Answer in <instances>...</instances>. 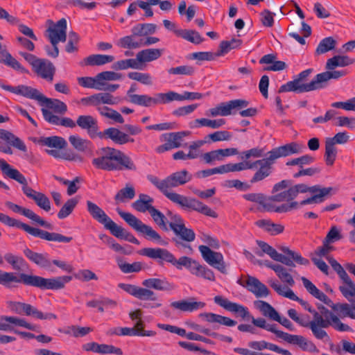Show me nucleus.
<instances>
[{
	"label": "nucleus",
	"instance_id": "obj_11",
	"mask_svg": "<svg viewBox=\"0 0 355 355\" xmlns=\"http://www.w3.org/2000/svg\"><path fill=\"white\" fill-rule=\"evenodd\" d=\"M8 308L19 315H25L39 320L56 319L57 316L52 313H43L30 304L9 301L7 302Z\"/></svg>",
	"mask_w": 355,
	"mask_h": 355
},
{
	"label": "nucleus",
	"instance_id": "obj_25",
	"mask_svg": "<svg viewBox=\"0 0 355 355\" xmlns=\"http://www.w3.org/2000/svg\"><path fill=\"white\" fill-rule=\"evenodd\" d=\"M98 137L110 139L115 144L119 145L135 141L133 138H131L128 135L116 128H109L105 129L103 132H99Z\"/></svg>",
	"mask_w": 355,
	"mask_h": 355
},
{
	"label": "nucleus",
	"instance_id": "obj_31",
	"mask_svg": "<svg viewBox=\"0 0 355 355\" xmlns=\"http://www.w3.org/2000/svg\"><path fill=\"white\" fill-rule=\"evenodd\" d=\"M194 298H190L189 301L182 300L171 303V306L175 309H178L184 312H192L205 306V303L202 302H195Z\"/></svg>",
	"mask_w": 355,
	"mask_h": 355
},
{
	"label": "nucleus",
	"instance_id": "obj_16",
	"mask_svg": "<svg viewBox=\"0 0 355 355\" xmlns=\"http://www.w3.org/2000/svg\"><path fill=\"white\" fill-rule=\"evenodd\" d=\"M302 149V146L300 144L296 142H291L272 149L267 153V155L275 163V161L280 157H285L294 154L300 153Z\"/></svg>",
	"mask_w": 355,
	"mask_h": 355
},
{
	"label": "nucleus",
	"instance_id": "obj_44",
	"mask_svg": "<svg viewBox=\"0 0 355 355\" xmlns=\"http://www.w3.org/2000/svg\"><path fill=\"white\" fill-rule=\"evenodd\" d=\"M346 74L345 71H332L328 70L327 71L318 73L319 78V89L324 88L328 85V81L331 79H338Z\"/></svg>",
	"mask_w": 355,
	"mask_h": 355
},
{
	"label": "nucleus",
	"instance_id": "obj_35",
	"mask_svg": "<svg viewBox=\"0 0 355 355\" xmlns=\"http://www.w3.org/2000/svg\"><path fill=\"white\" fill-rule=\"evenodd\" d=\"M0 62L12 68L15 70L19 71L21 73H28V71L23 67L21 64L14 58L6 49H2L0 43Z\"/></svg>",
	"mask_w": 355,
	"mask_h": 355
},
{
	"label": "nucleus",
	"instance_id": "obj_59",
	"mask_svg": "<svg viewBox=\"0 0 355 355\" xmlns=\"http://www.w3.org/2000/svg\"><path fill=\"white\" fill-rule=\"evenodd\" d=\"M242 44V41L239 39L233 38L230 41L223 40L219 44V50L216 52L218 56L224 55L230 50L239 47Z\"/></svg>",
	"mask_w": 355,
	"mask_h": 355
},
{
	"label": "nucleus",
	"instance_id": "obj_15",
	"mask_svg": "<svg viewBox=\"0 0 355 355\" xmlns=\"http://www.w3.org/2000/svg\"><path fill=\"white\" fill-rule=\"evenodd\" d=\"M214 302L225 310L236 313L243 319H250L251 315L247 307L239 304L230 302L227 298L220 295H216L214 298Z\"/></svg>",
	"mask_w": 355,
	"mask_h": 355
},
{
	"label": "nucleus",
	"instance_id": "obj_42",
	"mask_svg": "<svg viewBox=\"0 0 355 355\" xmlns=\"http://www.w3.org/2000/svg\"><path fill=\"white\" fill-rule=\"evenodd\" d=\"M354 60L347 55H334L327 60L325 68L327 70H334L338 67H346L354 63Z\"/></svg>",
	"mask_w": 355,
	"mask_h": 355
},
{
	"label": "nucleus",
	"instance_id": "obj_34",
	"mask_svg": "<svg viewBox=\"0 0 355 355\" xmlns=\"http://www.w3.org/2000/svg\"><path fill=\"white\" fill-rule=\"evenodd\" d=\"M301 280L306 291L312 296L324 302L327 306L329 304H331V300L323 292L320 291L310 280L304 277H302Z\"/></svg>",
	"mask_w": 355,
	"mask_h": 355
},
{
	"label": "nucleus",
	"instance_id": "obj_52",
	"mask_svg": "<svg viewBox=\"0 0 355 355\" xmlns=\"http://www.w3.org/2000/svg\"><path fill=\"white\" fill-rule=\"evenodd\" d=\"M293 267H290V268H286L281 264H279L278 267H276L275 269V272L278 277L284 283H286L291 286H293L295 284V281L291 275L290 272H293Z\"/></svg>",
	"mask_w": 355,
	"mask_h": 355
},
{
	"label": "nucleus",
	"instance_id": "obj_51",
	"mask_svg": "<svg viewBox=\"0 0 355 355\" xmlns=\"http://www.w3.org/2000/svg\"><path fill=\"white\" fill-rule=\"evenodd\" d=\"M44 61L45 63L42 64L40 69L39 67H36L35 71L40 74L42 78L52 81L55 72V67L51 61L46 59H44Z\"/></svg>",
	"mask_w": 355,
	"mask_h": 355
},
{
	"label": "nucleus",
	"instance_id": "obj_49",
	"mask_svg": "<svg viewBox=\"0 0 355 355\" xmlns=\"http://www.w3.org/2000/svg\"><path fill=\"white\" fill-rule=\"evenodd\" d=\"M156 31L157 26L154 24H138L131 29L133 35H137L138 37L154 34Z\"/></svg>",
	"mask_w": 355,
	"mask_h": 355
},
{
	"label": "nucleus",
	"instance_id": "obj_37",
	"mask_svg": "<svg viewBox=\"0 0 355 355\" xmlns=\"http://www.w3.org/2000/svg\"><path fill=\"white\" fill-rule=\"evenodd\" d=\"M153 202V198L148 195L141 193L139 196V198L132 203V206L139 212L144 213L148 211L150 214L154 209V207L152 205Z\"/></svg>",
	"mask_w": 355,
	"mask_h": 355
},
{
	"label": "nucleus",
	"instance_id": "obj_62",
	"mask_svg": "<svg viewBox=\"0 0 355 355\" xmlns=\"http://www.w3.org/2000/svg\"><path fill=\"white\" fill-rule=\"evenodd\" d=\"M98 110L102 116L112 119L116 123H123L124 122V119L121 114L109 107H98Z\"/></svg>",
	"mask_w": 355,
	"mask_h": 355
},
{
	"label": "nucleus",
	"instance_id": "obj_50",
	"mask_svg": "<svg viewBox=\"0 0 355 355\" xmlns=\"http://www.w3.org/2000/svg\"><path fill=\"white\" fill-rule=\"evenodd\" d=\"M191 274L209 281H215L214 272L206 266L201 265L198 261H197L196 266L193 268Z\"/></svg>",
	"mask_w": 355,
	"mask_h": 355
},
{
	"label": "nucleus",
	"instance_id": "obj_24",
	"mask_svg": "<svg viewBox=\"0 0 355 355\" xmlns=\"http://www.w3.org/2000/svg\"><path fill=\"white\" fill-rule=\"evenodd\" d=\"M156 96L159 97L162 103H168L173 101H184V100H195L200 99L202 98V94L198 92H184L182 94H180L175 92H168L167 93H158Z\"/></svg>",
	"mask_w": 355,
	"mask_h": 355
},
{
	"label": "nucleus",
	"instance_id": "obj_47",
	"mask_svg": "<svg viewBox=\"0 0 355 355\" xmlns=\"http://www.w3.org/2000/svg\"><path fill=\"white\" fill-rule=\"evenodd\" d=\"M132 97L133 98L131 103L144 107H150L152 105L162 103V99L156 95L155 97H151L146 94H139L138 96H135Z\"/></svg>",
	"mask_w": 355,
	"mask_h": 355
},
{
	"label": "nucleus",
	"instance_id": "obj_45",
	"mask_svg": "<svg viewBox=\"0 0 355 355\" xmlns=\"http://www.w3.org/2000/svg\"><path fill=\"white\" fill-rule=\"evenodd\" d=\"M256 225L263 228L272 236L281 234L284 230V227L282 225L274 223L270 220H259L256 222Z\"/></svg>",
	"mask_w": 355,
	"mask_h": 355
},
{
	"label": "nucleus",
	"instance_id": "obj_7",
	"mask_svg": "<svg viewBox=\"0 0 355 355\" xmlns=\"http://www.w3.org/2000/svg\"><path fill=\"white\" fill-rule=\"evenodd\" d=\"M0 221L10 227H16L21 229L35 237H38L47 241L70 243L73 239L71 236H64L56 232H49L37 227H31L26 223H22L2 213H0Z\"/></svg>",
	"mask_w": 355,
	"mask_h": 355
},
{
	"label": "nucleus",
	"instance_id": "obj_32",
	"mask_svg": "<svg viewBox=\"0 0 355 355\" xmlns=\"http://www.w3.org/2000/svg\"><path fill=\"white\" fill-rule=\"evenodd\" d=\"M276 54H267L263 55L260 60V64H270V66L263 68V71H279L285 69L287 64L285 62L276 60Z\"/></svg>",
	"mask_w": 355,
	"mask_h": 355
},
{
	"label": "nucleus",
	"instance_id": "obj_56",
	"mask_svg": "<svg viewBox=\"0 0 355 355\" xmlns=\"http://www.w3.org/2000/svg\"><path fill=\"white\" fill-rule=\"evenodd\" d=\"M129 68L136 69H141L137 57L136 59H126L119 60L112 65V69L116 71L125 70Z\"/></svg>",
	"mask_w": 355,
	"mask_h": 355
},
{
	"label": "nucleus",
	"instance_id": "obj_41",
	"mask_svg": "<svg viewBox=\"0 0 355 355\" xmlns=\"http://www.w3.org/2000/svg\"><path fill=\"white\" fill-rule=\"evenodd\" d=\"M162 50L159 49H147L137 53L136 57L139 63L148 62L161 57Z\"/></svg>",
	"mask_w": 355,
	"mask_h": 355
},
{
	"label": "nucleus",
	"instance_id": "obj_20",
	"mask_svg": "<svg viewBox=\"0 0 355 355\" xmlns=\"http://www.w3.org/2000/svg\"><path fill=\"white\" fill-rule=\"evenodd\" d=\"M279 250H282L284 254H282V257L283 258L280 260H277V261L281 262L286 266L295 267V262L297 264L304 266L309 264V259L302 257L299 253L290 250L288 247L282 246L279 248Z\"/></svg>",
	"mask_w": 355,
	"mask_h": 355
},
{
	"label": "nucleus",
	"instance_id": "obj_28",
	"mask_svg": "<svg viewBox=\"0 0 355 355\" xmlns=\"http://www.w3.org/2000/svg\"><path fill=\"white\" fill-rule=\"evenodd\" d=\"M336 314L338 318L349 317L352 319H355V300L353 301L352 305L347 303H336L334 304L331 301V304L328 305Z\"/></svg>",
	"mask_w": 355,
	"mask_h": 355
},
{
	"label": "nucleus",
	"instance_id": "obj_8",
	"mask_svg": "<svg viewBox=\"0 0 355 355\" xmlns=\"http://www.w3.org/2000/svg\"><path fill=\"white\" fill-rule=\"evenodd\" d=\"M312 72L313 69L302 71L297 75L293 80L282 85L279 89L278 93L293 92L297 94H302L319 89L318 74H317L311 82L306 83L307 78Z\"/></svg>",
	"mask_w": 355,
	"mask_h": 355
},
{
	"label": "nucleus",
	"instance_id": "obj_5",
	"mask_svg": "<svg viewBox=\"0 0 355 355\" xmlns=\"http://www.w3.org/2000/svg\"><path fill=\"white\" fill-rule=\"evenodd\" d=\"M167 215L171 219V222L168 223L169 227L175 235L171 239V242L179 250H183L184 252L191 254L193 250L189 243L195 240V232L192 229L185 226L184 220L179 214H173L168 211Z\"/></svg>",
	"mask_w": 355,
	"mask_h": 355
},
{
	"label": "nucleus",
	"instance_id": "obj_39",
	"mask_svg": "<svg viewBox=\"0 0 355 355\" xmlns=\"http://www.w3.org/2000/svg\"><path fill=\"white\" fill-rule=\"evenodd\" d=\"M254 305L263 316L274 321L279 319V313L269 303L262 300H257L254 302Z\"/></svg>",
	"mask_w": 355,
	"mask_h": 355
},
{
	"label": "nucleus",
	"instance_id": "obj_26",
	"mask_svg": "<svg viewBox=\"0 0 355 355\" xmlns=\"http://www.w3.org/2000/svg\"><path fill=\"white\" fill-rule=\"evenodd\" d=\"M249 102L243 99H235L226 103H221L218 106L220 116H228L234 114V110L248 107Z\"/></svg>",
	"mask_w": 355,
	"mask_h": 355
},
{
	"label": "nucleus",
	"instance_id": "obj_30",
	"mask_svg": "<svg viewBox=\"0 0 355 355\" xmlns=\"http://www.w3.org/2000/svg\"><path fill=\"white\" fill-rule=\"evenodd\" d=\"M144 288L150 289L153 288L162 291H170L174 289L175 286L168 282L166 278H149L145 279L142 282Z\"/></svg>",
	"mask_w": 355,
	"mask_h": 355
},
{
	"label": "nucleus",
	"instance_id": "obj_18",
	"mask_svg": "<svg viewBox=\"0 0 355 355\" xmlns=\"http://www.w3.org/2000/svg\"><path fill=\"white\" fill-rule=\"evenodd\" d=\"M23 252L27 259L40 268L49 271L54 270L52 267V260L49 259L47 253L35 252L28 248H26Z\"/></svg>",
	"mask_w": 355,
	"mask_h": 355
},
{
	"label": "nucleus",
	"instance_id": "obj_1",
	"mask_svg": "<svg viewBox=\"0 0 355 355\" xmlns=\"http://www.w3.org/2000/svg\"><path fill=\"white\" fill-rule=\"evenodd\" d=\"M191 178L192 175L187 170L173 173L162 180L153 175H147L148 180L173 203L178 205L184 209L196 211L205 216L216 218L218 214L202 202L194 198L168 191L171 188L185 184Z\"/></svg>",
	"mask_w": 355,
	"mask_h": 355
},
{
	"label": "nucleus",
	"instance_id": "obj_10",
	"mask_svg": "<svg viewBox=\"0 0 355 355\" xmlns=\"http://www.w3.org/2000/svg\"><path fill=\"white\" fill-rule=\"evenodd\" d=\"M118 214L135 231L142 234L147 240L156 242L157 243L166 246L168 244V241L162 238L160 234L153 229L151 226L142 223L133 214L125 212L117 208Z\"/></svg>",
	"mask_w": 355,
	"mask_h": 355
},
{
	"label": "nucleus",
	"instance_id": "obj_61",
	"mask_svg": "<svg viewBox=\"0 0 355 355\" xmlns=\"http://www.w3.org/2000/svg\"><path fill=\"white\" fill-rule=\"evenodd\" d=\"M78 82L83 87L94 88L99 91L101 86H103V82H101L97 75L95 77H80L78 78Z\"/></svg>",
	"mask_w": 355,
	"mask_h": 355
},
{
	"label": "nucleus",
	"instance_id": "obj_6",
	"mask_svg": "<svg viewBox=\"0 0 355 355\" xmlns=\"http://www.w3.org/2000/svg\"><path fill=\"white\" fill-rule=\"evenodd\" d=\"M139 253L150 259H158L157 263L160 266H163L164 261H166L171 263L178 270H182L184 267L191 273L197 263V261L187 256H183L176 259L171 252L164 248H145L141 249Z\"/></svg>",
	"mask_w": 355,
	"mask_h": 355
},
{
	"label": "nucleus",
	"instance_id": "obj_60",
	"mask_svg": "<svg viewBox=\"0 0 355 355\" xmlns=\"http://www.w3.org/2000/svg\"><path fill=\"white\" fill-rule=\"evenodd\" d=\"M336 43V40L332 37H325L320 42L315 53L316 55H321L333 50L335 49Z\"/></svg>",
	"mask_w": 355,
	"mask_h": 355
},
{
	"label": "nucleus",
	"instance_id": "obj_4",
	"mask_svg": "<svg viewBox=\"0 0 355 355\" xmlns=\"http://www.w3.org/2000/svg\"><path fill=\"white\" fill-rule=\"evenodd\" d=\"M101 155L92 159V164L98 169L136 171L137 166L134 161L123 152L111 147L101 148Z\"/></svg>",
	"mask_w": 355,
	"mask_h": 355
},
{
	"label": "nucleus",
	"instance_id": "obj_64",
	"mask_svg": "<svg viewBox=\"0 0 355 355\" xmlns=\"http://www.w3.org/2000/svg\"><path fill=\"white\" fill-rule=\"evenodd\" d=\"M78 202V200L75 198L69 199L58 211V217L60 219L67 218L72 213Z\"/></svg>",
	"mask_w": 355,
	"mask_h": 355
},
{
	"label": "nucleus",
	"instance_id": "obj_63",
	"mask_svg": "<svg viewBox=\"0 0 355 355\" xmlns=\"http://www.w3.org/2000/svg\"><path fill=\"white\" fill-rule=\"evenodd\" d=\"M42 142L44 146L58 149L64 148L67 144L64 138L58 136L44 137Z\"/></svg>",
	"mask_w": 355,
	"mask_h": 355
},
{
	"label": "nucleus",
	"instance_id": "obj_29",
	"mask_svg": "<svg viewBox=\"0 0 355 355\" xmlns=\"http://www.w3.org/2000/svg\"><path fill=\"white\" fill-rule=\"evenodd\" d=\"M245 284L248 290L257 297H266L269 294V290L266 286L254 277L248 275Z\"/></svg>",
	"mask_w": 355,
	"mask_h": 355
},
{
	"label": "nucleus",
	"instance_id": "obj_3",
	"mask_svg": "<svg viewBox=\"0 0 355 355\" xmlns=\"http://www.w3.org/2000/svg\"><path fill=\"white\" fill-rule=\"evenodd\" d=\"M71 276H59L53 278H44L35 275L24 272L17 275L12 272L0 270V284L6 288H12V283L23 284L25 286H33L41 290H61L65 284L71 282Z\"/></svg>",
	"mask_w": 355,
	"mask_h": 355
},
{
	"label": "nucleus",
	"instance_id": "obj_55",
	"mask_svg": "<svg viewBox=\"0 0 355 355\" xmlns=\"http://www.w3.org/2000/svg\"><path fill=\"white\" fill-rule=\"evenodd\" d=\"M138 37L137 35H133V33L130 35L125 36L119 39L117 42V45L123 49H138L142 46L143 39H140L139 42L135 40V37Z\"/></svg>",
	"mask_w": 355,
	"mask_h": 355
},
{
	"label": "nucleus",
	"instance_id": "obj_53",
	"mask_svg": "<svg viewBox=\"0 0 355 355\" xmlns=\"http://www.w3.org/2000/svg\"><path fill=\"white\" fill-rule=\"evenodd\" d=\"M243 197L246 200L259 204L265 211L271 209L270 202L268 201V198L263 193H250L244 194Z\"/></svg>",
	"mask_w": 355,
	"mask_h": 355
},
{
	"label": "nucleus",
	"instance_id": "obj_12",
	"mask_svg": "<svg viewBox=\"0 0 355 355\" xmlns=\"http://www.w3.org/2000/svg\"><path fill=\"white\" fill-rule=\"evenodd\" d=\"M0 170L4 175L21 184L22 185V191L28 198L33 200L37 194L40 193L28 187L26 178L18 170L12 168L3 159H0Z\"/></svg>",
	"mask_w": 355,
	"mask_h": 355
},
{
	"label": "nucleus",
	"instance_id": "obj_48",
	"mask_svg": "<svg viewBox=\"0 0 355 355\" xmlns=\"http://www.w3.org/2000/svg\"><path fill=\"white\" fill-rule=\"evenodd\" d=\"M257 243L261 250V251L258 250L256 252V254L258 256L262 257L263 253H266L276 261L283 258L282 257V254L279 253L274 248L268 245L267 243L262 241H257Z\"/></svg>",
	"mask_w": 355,
	"mask_h": 355
},
{
	"label": "nucleus",
	"instance_id": "obj_58",
	"mask_svg": "<svg viewBox=\"0 0 355 355\" xmlns=\"http://www.w3.org/2000/svg\"><path fill=\"white\" fill-rule=\"evenodd\" d=\"M69 141L73 147L78 151L85 152L91 149V142L87 139H84L80 137L71 135Z\"/></svg>",
	"mask_w": 355,
	"mask_h": 355
},
{
	"label": "nucleus",
	"instance_id": "obj_23",
	"mask_svg": "<svg viewBox=\"0 0 355 355\" xmlns=\"http://www.w3.org/2000/svg\"><path fill=\"white\" fill-rule=\"evenodd\" d=\"M77 125L87 131L91 138L98 137V125L96 119L92 115H80L76 120Z\"/></svg>",
	"mask_w": 355,
	"mask_h": 355
},
{
	"label": "nucleus",
	"instance_id": "obj_14",
	"mask_svg": "<svg viewBox=\"0 0 355 355\" xmlns=\"http://www.w3.org/2000/svg\"><path fill=\"white\" fill-rule=\"evenodd\" d=\"M6 206L11 209L13 212L19 213L27 217L31 220L34 224L49 230H53L52 224L44 220L31 209L21 207L10 201L6 202Z\"/></svg>",
	"mask_w": 355,
	"mask_h": 355
},
{
	"label": "nucleus",
	"instance_id": "obj_22",
	"mask_svg": "<svg viewBox=\"0 0 355 355\" xmlns=\"http://www.w3.org/2000/svg\"><path fill=\"white\" fill-rule=\"evenodd\" d=\"M157 327L161 329L176 334L180 336H186L189 340L202 341L211 345L214 344V342L209 338L203 337L193 332L187 333L184 329L180 328L176 326L159 323L157 324Z\"/></svg>",
	"mask_w": 355,
	"mask_h": 355
},
{
	"label": "nucleus",
	"instance_id": "obj_36",
	"mask_svg": "<svg viewBox=\"0 0 355 355\" xmlns=\"http://www.w3.org/2000/svg\"><path fill=\"white\" fill-rule=\"evenodd\" d=\"M42 105H45L49 109L53 110L56 113L64 114L67 111V105L59 99L49 98L42 94L39 102Z\"/></svg>",
	"mask_w": 355,
	"mask_h": 355
},
{
	"label": "nucleus",
	"instance_id": "obj_9",
	"mask_svg": "<svg viewBox=\"0 0 355 355\" xmlns=\"http://www.w3.org/2000/svg\"><path fill=\"white\" fill-rule=\"evenodd\" d=\"M204 241L209 246L202 245L198 248L203 259L221 273L227 274L226 264L223 254L220 252L211 250L209 248L218 249L220 247L218 241L209 235H205Z\"/></svg>",
	"mask_w": 355,
	"mask_h": 355
},
{
	"label": "nucleus",
	"instance_id": "obj_21",
	"mask_svg": "<svg viewBox=\"0 0 355 355\" xmlns=\"http://www.w3.org/2000/svg\"><path fill=\"white\" fill-rule=\"evenodd\" d=\"M4 90L8 91L15 94L21 95L28 98L34 99L40 102L42 94L37 89L30 86L20 85L16 87L10 85H1Z\"/></svg>",
	"mask_w": 355,
	"mask_h": 355
},
{
	"label": "nucleus",
	"instance_id": "obj_17",
	"mask_svg": "<svg viewBox=\"0 0 355 355\" xmlns=\"http://www.w3.org/2000/svg\"><path fill=\"white\" fill-rule=\"evenodd\" d=\"M46 37L49 40H54L55 44L67 40V20L62 18L53 26L49 27L46 31Z\"/></svg>",
	"mask_w": 355,
	"mask_h": 355
},
{
	"label": "nucleus",
	"instance_id": "obj_2",
	"mask_svg": "<svg viewBox=\"0 0 355 355\" xmlns=\"http://www.w3.org/2000/svg\"><path fill=\"white\" fill-rule=\"evenodd\" d=\"M297 302L313 315V319L309 320V322L311 324V333L315 339L329 341L330 337L325 329L330 327L338 331H352L348 324L343 323L335 313L329 310L324 305L318 304V310H315L306 301L301 298Z\"/></svg>",
	"mask_w": 355,
	"mask_h": 355
},
{
	"label": "nucleus",
	"instance_id": "obj_46",
	"mask_svg": "<svg viewBox=\"0 0 355 355\" xmlns=\"http://www.w3.org/2000/svg\"><path fill=\"white\" fill-rule=\"evenodd\" d=\"M114 57L109 55L94 54L87 57L85 60V65L101 66L106 63L112 62Z\"/></svg>",
	"mask_w": 355,
	"mask_h": 355
},
{
	"label": "nucleus",
	"instance_id": "obj_54",
	"mask_svg": "<svg viewBox=\"0 0 355 355\" xmlns=\"http://www.w3.org/2000/svg\"><path fill=\"white\" fill-rule=\"evenodd\" d=\"M135 196V190L133 186L127 184L125 187L120 189L114 196L116 202H124L126 200H132Z\"/></svg>",
	"mask_w": 355,
	"mask_h": 355
},
{
	"label": "nucleus",
	"instance_id": "obj_33",
	"mask_svg": "<svg viewBox=\"0 0 355 355\" xmlns=\"http://www.w3.org/2000/svg\"><path fill=\"white\" fill-rule=\"evenodd\" d=\"M248 345L249 347L258 351H261L263 349H268L272 352L283 355H291V353L288 350L282 349L275 344L270 343L265 340L250 341L248 343Z\"/></svg>",
	"mask_w": 355,
	"mask_h": 355
},
{
	"label": "nucleus",
	"instance_id": "obj_19",
	"mask_svg": "<svg viewBox=\"0 0 355 355\" xmlns=\"http://www.w3.org/2000/svg\"><path fill=\"white\" fill-rule=\"evenodd\" d=\"M119 287L141 300L155 301L157 300L156 295L150 289L123 283L119 284Z\"/></svg>",
	"mask_w": 355,
	"mask_h": 355
},
{
	"label": "nucleus",
	"instance_id": "obj_13",
	"mask_svg": "<svg viewBox=\"0 0 355 355\" xmlns=\"http://www.w3.org/2000/svg\"><path fill=\"white\" fill-rule=\"evenodd\" d=\"M274 164L275 162L270 159V157L268 155H267L266 158L257 159L252 162L253 168L257 166H259V168L252 177L251 180H250V182L251 184H254L261 182L266 179V178L269 177L272 173V165Z\"/></svg>",
	"mask_w": 355,
	"mask_h": 355
},
{
	"label": "nucleus",
	"instance_id": "obj_38",
	"mask_svg": "<svg viewBox=\"0 0 355 355\" xmlns=\"http://www.w3.org/2000/svg\"><path fill=\"white\" fill-rule=\"evenodd\" d=\"M86 205L87 210L90 216L99 223L103 225L110 218L106 213L96 204L87 200Z\"/></svg>",
	"mask_w": 355,
	"mask_h": 355
},
{
	"label": "nucleus",
	"instance_id": "obj_27",
	"mask_svg": "<svg viewBox=\"0 0 355 355\" xmlns=\"http://www.w3.org/2000/svg\"><path fill=\"white\" fill-rule=\"evenodd\" d=\"M42 112L45 121L53 125H62L70 128H73L77 125L76 121H73L71 119L68 117L60 118L47 109L42 108Z\"/></svg>",
	"mask_w": 355,
	"mask_h": 355
},
{
	"label": "nucleus",
	"instance_id": "obj_43",
	"mask_svg": "<svg viewBox=\"0 0 355 355\" xmlns=\"http://www.w3.org/2000/svg\"><path fill=\"white\" fill-rule=\"evenodd\" d=\"M174 33L193 44H199L204 41L198 32L195 30L179 29L174 30Z\"/></svg>",
	"mask_w": 355,
	"mask_h": 355
},
{
	"label": "nucleus",
	"instance_id": "obj_40",
	"mask_svg": "<svg viewBox=\"0 0 355 355\" xmlns=\"http://www.w3.org/2000/svg\"><path fill=\"white\" fill-rule=\"evenodd\" d=\"M0 139L23 152L26 151L24 143L10 131L0 129Z\"/></svg>",
	"mask_w": 355,
	"mask_h": 355
},
{
	"label": "nucleus",
	"instance_id": "obj_57",
	"mask_svg": "<svg viewBox=\"0 0 355 355\" xmlns=\"http://www.w3.org/2000/svg\"><path fill=\"white\" fill-rule=\"evenodd\" d=\"M190 134L189 131H182L177 132H171L163 135L164 139L170 142L174 148L181 146V141L183 137Z\"/></svg>",
	"mask_w": 355,
	"mask_h": 355
}]
</instances>
